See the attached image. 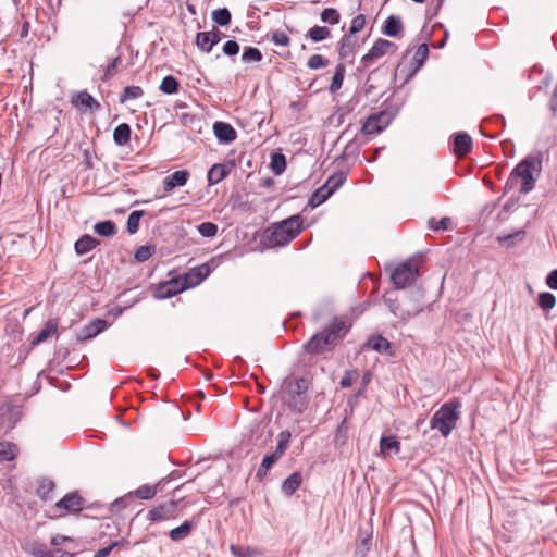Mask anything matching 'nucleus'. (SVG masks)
<instances>
[{"label":"nucleus","instance_id":"17","mask_svg":"<svg viewBox=\"0 0 557 557\" xmlns=\"http://www.w3.org/2000/svg\"><path fill=\"white\" fill-rule=\"evenodd\" d=\"M472 148V139L467 133H457L454 136V153L458 157L466 156Z\"/></svg>","mask_w":557,"mask_h":557},{"label":"nucleus","instance_id":"5","mask_svg":"<svg viewBox=\"0 0 557 557\" xmlns=\"http://www.w3.org/2000/svg\"><path fill=\"white\" fill-rule=\"evenodd\" d=\"M292 434L285 430L278 434V441L275 450L272 454L265 455L262 459L260 467L257 470L256 476L262 480L268 471L274 466V463L284 455L290 442Z\"/></svg>","mask_w":557,"mask_h":557},{"label":"nucleus","instance_id":"55","mask_svg":"<svg viewBox=\"0 0 557 557\" xmlns=\"http://www.w3.org/2000/svg\"><path fill=\"white\" fill-rule=\"evenodd\" d=\"M271 40L276 45V46H284V47H287L289 46V42H290V39L289 37L282 30H276L274 32L272 35H271Z\"/></svg>","mask_w":557,"mask_h":557},{"label":"nucleus","instance_id":"51","mask_svg":"<svg viewBox=\"0 0 557 557\" xmlns=\"http://www.w3.org/2000/svg\"><path fill=\"white\" fill-rule=\"evenodd\" d=\"M199 234L203 237H214L218 234V225L212 222H203L197 226Z\"/></svg>","mask_w":557,"mask_h":557},{"label":"nucleus","instance_id":"6","mask_svg":"<svg viewBox=\"0 0 557 557\" xmlns=\"http://www.w3.org/2000/svg\"><path fill=\"white\" fill-rule=\"evenodd\" d=\"M419 275L418 268L411 260L398 264L392 272V281L397 289H403L416 281Z\"/></svg>","mask_w":557,"mask_h":557},{"label":"nucleus","instance_id":"61","mask_svg":"<svg viewBox=\"0 0 557 557\" xmlns=\"http://www.w3.org/2000/svg\"><path fill=\"white\" fill-rule=\"evenodd\" d=\"M117 545H119V542L111 543L109 546L99 549L96 553L95 557H106V556H108L110 554V552L112 550V548L117 546Z\"/></svg>","mask_w":557,"mask_h":557},{"label":"nucleus","instance_id":"35","mask_svg":"<svg viewBox=\"0 0 557 557\" xmlns=\"http://www.w3.org/2000/svg\"><path fill=\"white\" fill-rule=\"evenodd\" d=\"M308 381L305 377H298L287 384L288 394L306 396Z\"/></svg>","mask_w":557,"mask_h":557},{"label":"nucleus","instance_id":"40","mask_svg":"<svg viewBox=\"0 0 557 557\" xmlns=\"http://www.w3.org/2000/svg\"><path fill=\"white\" fill-rule=\"evenodd\" d=\"M270 168L274 174L280 175L286 169V158L281 152H275L271 157Z\"/></svg>","mask_w":557,"mask_h":557},{"label":"nucleus","instance_id":"20","mask_svg":"<svg viewBox=\"0 0 557 557\" xmlns=\"http://www.w3.org/2000/svg\"><path fill=\"white\" fill-rule=\"evenodd\" d=\"M383 34L389 37H398L403 32V23L399 16H388L383 25Z\"/></svg>","mask_w":557,"mask_h":557},{"label":"nucleus","instance_id":"9","mask_svg":"<svg viewBox=\"0 0 557 557\" xmlns=\"http://www.w3.org/2000/svg\"><path fill=\"white\" fill-rule=\"evenodd\" d=\"M386 304L392 313L401 320H408L418 314V307L408 306L409 304L403 302V300L399 301L388 298L386 299Z\"/></svg>","mask_w":557,"mask_h":557},{"label":"nucleus","instance_id":"19","mask_svg":"<svg viewBox=\"0 0 557 557\" xmlns=\"http://www.w3.org/2000/svg\"><path fill=\"white\" fill-rule=\"evenodd\" d=\"M366 346L367 348L377 352H387L388 355L393 354L391 343L382 335L370 336L366 343Z\"/></svg>","mask_w":557,"mask_h":557},{"label":"nucleus","instance_id":"50","mask_svg":"<svg viewBox=\"0 0 557 557\" xmlns=\"http://www.w3.org/2000/svg\"><path fill=\"white\" fill-rule=\"evenodd\" d=\"M156 251V248L154 246H151V245H144V246H140L136 252H135V259L138 261V262H145L147 261L149 258L152 257V255Z\"/></svg>","mask_w":557,"mask_h":557},{"label":"nucleus","instance_id":"22","mask_svg":"<svg viewBox=\"0 0 557 557\" xmlns=\"http://www.w3.org/2000/svg\"><path fill=\"white\" fill-rule=\"evenodd\" d=\"M58 332V324L49 320L45 326L39 331V333L32 339V345H38L45 341H47L52 335L57 334Z\"/></svg>","mask_w":557,"mask_h":557},{"label":"nucleus","instance_id":"14","mask_svg":"<svg viewBox=\"0 0 557 557\" xmlns=\"http://www.w3.org/2000/svg\"><path fill=\"white\" fill-rule=\"evenodd\" d=\"M189 177L186 170L175 171L163 180V188L165 193L172 191L177 186H184Z\"/></svg>","mask_w":557,"mask_h":557},{"label":"nucleus","instance_id":"43","mask_svg":"<svg viewBox=\"0 0 557 557\" xmlns=\"http://www.w3.org/2000/svg\"><path fill=\"white\" fill-rule=\"evenodd\" d=\"M161 482H159L156 485H143L138 487L134 494L137 498L140 499H151L158 492V488L160 487Z\"/></svg>","mask_w":557,"mask_h":557},{"label":"nucleus","instance_id":"64","mask_svg":"<svg viewBox=\"0 0 557 557\" xmlns=\"http://www.w3.org/2000/svg\"><path fill=\"white\" fill-rule=\"evenodd\" d=\"M65 554L66 552L57 548L49 550L46 557H63Z\"/></svg>","mask_w":557,"mask_h":557},{"label":"nucleus","instance_id":"15","mask_svg":"<svg viewBox=\"0 0 557 557\" xmlns=\"http://www.w3.org/2000/svg\"><path fill=\"white\" fill-rule=\"evenodd\" d=\"M211 273V269L207 263L191 268L187 273L185 281L188 285L195 286L200 284Z\"/></svg>","mask_w":557,"mask_h":557},{"label":"nucleus","instance_id":"13","mask_svg":"<svg viewBox=\"0 0 557 557\" xmlns=\"http://www.w3.org/2000/svg\"><path fill=\"white\" fill-rule=\"evenodd\" d=\"M273 433L267 425L257 424L253 430H251L250 442L252 445L257 447L267 446L272 440Z\"/></svg>","mask_w":557,"mask_h":557},{"label":"nucleus","instance_id":"32","mask_svg":"<svg viewBox=\"0 0 557 557\" xmlns=\"http://www.w3.org/2000/svg\"><path fill=\"white\" fill-rule=\"evenodd\" d=\"M331 36V32L325 26H319L314 25L311 27L307 34L306 37L312 40L313 42H320Z\"/></svg>","mask_w":557,"mask_h":557},{"label":"nucleus","instance_id":"26","mask_svg":"<svg viewBox=\"0 0 557 557\" xmlns=\"http://www.w3.org/2000/svg\"><path fill=\"white\" fill-rule=\"evenodd\" d=\"M301 482V474L299 472H294L284 480L282 490L286 495L290 496L299 488Z\"/></svg>","mask_w":557,"mask_h":557},{"label":"nucleus","instance_id":"54","mask_svg":"<svg viewBox=\"0 0 557 557\" xmlns=\"http://www.w3.org/2000/svg\"><path fill=\"white\" fill-rule=\"evenodd\" d=\"M451 224V219L444 216L440 221H436L435 219H430L429 226L433 231H445L448 230L449 225Z\"/></svg>","mask_w":557,"mask_h":557},{"label":"nucleus","instance_id":"37","mask_svg":"<svg viewBox=\"0 0 557 557\" xmlns=\"http://www.w3.org/2000/svg\"><path fill=\"white\" fill-rule=\"evenodd\" d=\"M54 482L50 479H41L39 482H38V487H37V495L38 497H40L41 499L46 500V499H49L50 498V494L53 492L54 490Z\"/></svg>","mask_w":557,"mask_h":557},{"label":"nucleus","instance_id":"2","mask_svg":"<svg viewBox=\"0 0 557 557\" xmlns=\"http://www.w3.org/2000/svg\"><path fill=\"white\" fill-rule=\"evenodd\" d=\"M347 332L344 321L334 319L331 325L320 333L314 334L305 345V350L310 355H319L330 350L338 338Z\"/></svg>","mask_w":557,"mask_h":557},{"label":"nucleus","instance_id":"4","mask_svg":"<svg viewBox=\"0 0 557 557\" xmlns=\"http://www.w3.org/2000/svg\"><path fill=\"white\" fill-rule=\"evenodd\" d=\"M458 408V403L443 404L431 418V429L437 430L444 437H447L457 425Z\"/></svg>","mask_w":557,"mask_h":557},{"label":"nucleus","instance_id":"62","mask_svg":"<svg viewBox=\"0 0 557 557\" xmlns=\"http://www.w3.org/2000/svg\"><path fill=\"white\" fill-rule=\"evenodd\" d=\"M339 384L343 388L350 387L352 384L351 372L346 371L343 377L341 379Z\"/></svg>","mask_w":557,"mask_h":557},{"label":"nucleus","instance_id":"24","mask_svg":"<svg viewBox=\"0 0 557 557\" xmlns=\"http://www.w3.org/2000/svg\"><path fill=\"white\" fill-rule=\"evenodd\" d=\"M131 126L127 123H121L113 132V139L119 146L127 145L131 140Z\"/></svg>","mask_w":557,"mask_h":557},{"label":"nucleus","instance_id":"30","mask_svg":"<svg viewBox=\"0 0 557 557\" xmlns=\"http://www.w3.org/2000/svg\"><path fill=\"white\" fill-rule=\"evenodd\" d=\"M94 231L103 237H110L116 234V225L111 220L101 221L95 224Z\"/></svg>","mask_w":557,"mask_h":557},{"label":"nucleus","instance_id":"57","mask_svg":"<svg viewBox=\"0 0 557 557\" xmlns=\"http://www.w3.org/2000/svg\"><path fill=\"white\" fill-rule=\"evenodd\" d=\"M230 550L237 557H251L253 555V550L250 547H243L239 545H231Z\"/></svg>","mask_w":557,"mask_h":557},{"label":"nucleus","instance_id":"49","mask_svg":"<svg viewBox=\"0 0 557 557\" xmlns=\"http://www.w3.org/2000/svg\"><path fill=\"white\" fill-rule=\"evenodd\" d=\"M555 305L556 297L552 293L544 292L539 295V306L543 310H550L555 307Z\"/></svg>","mask_w":557,"mask_h":557},{"label":"nucleus","instance_id":"38","mask_svg":"<svg viewBox=\"0 0 557 557\" xmlns=\"http://www.w3.org/2000/svg\"><path fill=\"white\" fill-rule=\"evenodd\" d=\"M351 36L352 35L346 34L339 41L338 53L342 59L348 57L354 50L356 40H354Z\"/></svg>","mask_w":557,"mask_h":557},{"label":"nucleus","instance_id":"23","mask_svg":"<svg viewBox=\"0 0 557 557\" xmlns=\"http://www.w3.org/2000/svg\"><path fill=\"white\" fill-rule=\"evenodd\" d=\"M423 290L421 288L410 289L406 296L401 299L403 302H408V306L418 307V314L423 311Z\"/></svg>","mask_w":557,"mask_h":557},{"label":"nucleus","instance_id":"33","mask_svg":"<svg viewBox=\"0 0 557 557\" xmlns=\"http://www.w3.org/2000/svg\"><path fill=\"white\" fill-rule=\"evenodd\" d=\"M307 398L302 395L288 394L287 405L288 407L298 413H301L307 408Z\"/></svg>","mask_w":557,"mask_h":557},{"label":"nucleus","instance_id":"28","mask_svg":"<svg viewBox=\"0 0 557 557\" xmlns=\"http://www.w3.org/2000/svg\"><path fill=\"white\" fill-rule=\"evenodd\" d=\"M380 450L382 455H386L389 451L398 454L400 451V443L395 436H382L380 440Z\"/></svg>","mask_w":557,"mask_h":557},{"label":"nucleus","instance_id":"1","mask_svg":"<svg viewBox=\"0 0 557 557\" xmlns=\"http://www.w3.org/2000/svg\"><path fill=\"white\" fill-rule=\"evenodd\" d=\"M542 172V157L541 154H528L522 159L510 173L506 183V188L510 189L521 180L520 193L529 194L535 186L536 176Z\"/></svg>","mask_w":557,"mask_h":557},{"label":"nucleus","instance_id":"10","mask_svg":"<svg viewBox=\"0 0 557 557\" xmlns=\"http://www.w3.org/2000/svg\"><path fill=\"white\" fill-rule=\"evenodd\" d=\"M177 503L175 500H170L166 503H163L157 507H153L148 512V519L152 522L161 521V520H169L171 519L176 510Z\"/></svg>","mask_w":557,"mask_h":557},{"label":"nucleus","instance_id":"41","mask_svg":"<svg viewBox=\"0 0 557 557\" xmlns=\"http://www.w3.org/2000/svg\"><path fill=\"white\" fill-rule=\"evenodd\" d=\"M346 181V174L342 171L334 173L331 175L326 182L323 184L327 186L332 194H334Z\"/></svg>","mask_w":557,"mask_h":557},{"label":"nucleus","instance_id":"16","mask_svg":"<svg viewBox=\"0 0 557 557\" xmlns=\"http://www.w3.org/2000/svg\"><path fill=\"white\" fill-rule=\"evenodd\" d=\"M83 503L84 499L77 493H69L55 504V508L79 511L83 508Z\"/></svg>","mask_w":557,"mask_h":557},{"label":"nucleus","instance_id":"3","mask_svg":"<svg viewBox=\"0 0 557 557\" xmlns=\"http://www.w3.org/2000/svg\"><path fill=\"white\" fill-rule=\"evenodd\" d=\"M302 230V218L299 214L293 215L275 224L267 235L271 246H285L289 244Z\"/></svg>","mask_w":557,"mask_h":557},{"label":"nucleus","instance_id":"11","mask_svg":"<svg viewBox=\"0 0 557 557\" xmlns=\"http://www.w3.org/2000/svg\"><path fill=\"white\" fill-rule=\"evenodd\" d=\"M108 327V322L103 319H95L90 323L86 324L78 333L77 341L85 342L96 337L102 331Z\"/></svg>","mask_w":557,"mask_h":557},{"label":"nucleus","instance_id":"7","mask_svg":"<svg viewBox=\"0 0 557 557\" xmlns=\"http://www.w3.org/2000/svg\"><path fill=\"white\" fill-rule=\"evenodd\" d=\"M394 113L380 111L371 114L362 125V133L366 135H376L384 131L393 121Z\"/></svg>","mask_w":557,"mask_h":557},{"label":"nucleus","instance_id":"63","mask_svg":"<svg viewBox=\"0 0 557 557\" xmlns=\"http://www.w3.org/2000/svg\"><path fill=\"white\" fill-rule=\"evenodd\" d=\"M209 36H210V39L212 41V45L213 47L220 42L221 40V37H222V33L219 32V30H211V32H208Z\"/></svg>","mask_w":557,"mask_h":557},{"label":"nucleus","instance_id":"34","mask_svg":"<svg viewBox=\"0 0 557 557\" xmlns=\"http://www.w3.org/2000/svg\"><path fill=\"white\" fill-rule=\"evenodd\" d=\"M178 293L177 284L173 282H164L158 286L157 289V298L165 299L171 298L172 296Z\"/></svg>","mask_w":557,"mask_h":557},{"label":"nucleus","instance_id":"45","mask_svg":"<svg viewBox=\"0 0 557 557\" xmlns=\"http://www.w3.org/2000/svg\"><path fill=\"white\" fill-rule=\"evenodd\" d=\"M196 46L203 52L206 53H209L212 48H213V45H212V41L210 39V36L208 34V32H200L197 34L196 36Z\"/></svg>","mask_w":557,"mask_h":557},{"label":"nucleus","instance_id":"29","mask_svg":"<svg viewBox=\"0 0 557 557\" xmlns=\"http://www.w3.org/2000/svg\"><path fill=\"white\" fill-rule=\"evenodd\" d=\"M73 103L75 106H82L88 109H99L100 104L97 102L94 97L87 92L86 90L77 92L76 97L73 99Z\"/></svg>","mask_w":557,"mask_h":557},{"label":"nucleus","instance_id":"12","mask_svg":"<svg viewBox=\"0 0 557 557\" xmlns=\"http://www.w3.org/2000/svg\"><path fill=\"white\" fill-rule=\"evenodd\" d=\"M213 132L220 143L231 144L237 137L235 128L225 122L218 121L213 124Z\"/></svg>","mask_w":557,"mask_h":557},{"label":"nucleus","instance_id":"31","mask_svg":"<svg viewBox=\"0 0 557 557\" xmlns=\"http://www.w3.org/2000/svg\"><path fill=\"white\" fill-rule=\"evenodd\" d=\"M17 446L11 442H0V461H11L17 456Z\"/></svg>","mask_w":557,"mask_h":557},{"label":"nucleus","instance_id":"48","mask_svg":"<svg viewBox=\"0 0 557 557\" xmlns=\"http://www.w3.org/2000/svg\"><path fill=\"white\" fill-rule=\"evenodd\" d=\"M263 55L258 48L255 47H246L242 54L243 62H260Z\"/></svg>","mask_w":557,"mask_h":557},{"label":"nucleus","instance_id":"59","mask_svg":"<svg viewBox=\"0 0 557 557\" xmlns=\"http://www.w3.org/2000/svg\"><path fill=\"white\" fill-rule=\"evenodd\" d=\"M429 48L426 44H422L418 47V50L416 51L414 59L419 62H423L425 58L428 57Z\"/></svg>","mask_w":557,"mask_h":557},{"label":"nucleus","instance_id":"39","mask_svg":"<svg viewBox=\"0 0 557 557\" xmlns=\"http://www.w3.org/2000/svg\"><path fill=\"white\" fill-rule=\"evenodd\" d=\"M212 21L219 26H227L231 23L232 15L227 8H220L212 12Z\"/></svg>","mask_w":557,"mask_h":557},{"label":"nucleus","instance_id":"27","mask_svg":"<svg viewBox=\"0 0 557 557\" xmlns=\"http://www.w3.org/2000/svg\"><path fill=\"white\" fill-rule=\"evenodd\" d=\"M327 186L322 185L319 187L309 198L308 205L311 208H315L326 201L333 194L332 190L327 189Z\"/></svg>","mask_w":557,"mask_h":557},{"label":"nucleus","instance_id":"56","mask_svg":"<svg viewBox=\"0 0 557 557\" xmlns=\"http://www.w3.org/2000/svg\"><path fill=\"white\" fill-rule=\"evenodd\" d=\"M121 62H122L121 57H115L114 59L111 60V62L107 65V67L104 70V76H103L104 81L109 79L110 77H112L115 74L116 69L121 64Z\"/></svg>","mask_w":557,"mask_h":557},{"label":"nucleus","instance_id":"36","mask_svg":"<svg viewBox=\"0 0 557 557\" xmlns=\"http://www.w3.org/2000/svg\"><path fill=\"white\" fill-rule=\"evenodd\" d=\"M345 65L343 63H338L335 67L334 75L332 77V82L330 85V91L336 92L338 89H341L344 81L345 75Z\"/></svg>","mask_w":557,"mask_h":557},{"label":"nucleus","instance_id":"42","mask_svg":"<svg viewBox=\"0 0 557 557\" xmlns=\"http://www.w3.org/2000/svg\"><path fill=\"white\" fill-rule=\"evenodd\" d=\"M178 81L174 76L168 75L162 79L160 90L166 95H173L178 91Z\"/></svg>","mask_w":557,"mask_h":557},{"label":"nucleus","instance_id":"25","mask_svg":"<svg viewBox=\"0 0 557 557\" xmlns=\"http://www.w3.org/2000/svg\"><path fill=\"white\" fill-rule=\"evenodd\" d=\"M194 529V522L186 520L181 525L172 529L169 536L172 541H181L186 539Z\"/></svg>","mask_w":557,"mask_h":557},{"label":"nucleus","instance_id":"21","mask_svg":"<svg viewBox=\"0 0 557 557\" xmlns=\"http://www.w3.org/2000/svg\"><path fill=\"white\" fill-rule=\"evenodd\" d=\"M99 240L90 235H83L75 242V251L77 255L83 256L89 251H91L97 245Z\"/></svg>","mask_w":557,"mask_h":557},{"label":"nucleus","instance_id":"53","mask_svg":"<svg viewBox=\"0 0 557 557\" xmlns=\"http://www.w3.org/2000/svg\"><path fill=\"white\" fill-rule=\"evenodd\" d=\"M366 25V17L363 14L356 15L352 21L351 25L349 27V35H356L357 33L361 32L364 28Z\"/></svg>","mask_w":557,"mask_h":557},{"label":"nucleus","instance_id":"58","mask_svg":"<svg viewBox=\"0 0 557 557\" xmlns=\"http://www.w3.org/2000/svg\"><path fill=\"white\" fill-rule=\"evenodd\" d=\"M223 52L226 55L235 57L239 52V44L235 40H228L223 45Z\"/></svg>","mask_w":557,"mask_h":557},{"label":"nucleus","instance_id":"47","mask_svg":"<svg viewBox=\"0 0 557 557\" xmlns=\"http://www.w3.org/2000/svg\"><path fill=\"white\" fill-rule=\"evenodd\" d=\"M320 18L323 23H327L330 25H336L339 23L341 15L336 9L326 8L321 12Z\"/></svg>","mask_w":557,"mask_h":557},{"label":"nucleus","instance_id":"18","mask_svg":"<svg viewBox=\"0 0 557 557\" xmlns=\"http://www.w3.org/2000/svg\"><path fill=\"white\" fill-rule=\"evenodd\" d=\"M232 166L224 163H215L208 171L209 185H215L223 181L231 172Z\"/></svg>","mask_w":557,"mask_h":557},{"label":"nucleus","instance_id":"52","mask_svg":"<svg viewBox=\"0 0 557 557\" xmlns=\"http://www.w3.org/2000/svg\"><path fill=\"white\" fill-rule=\"evenodd\" d=\"M327 65L329 60L321 54H312L307 61V66L311 70L323 69Z\"/></svg>","mask_w":557,"mask_h":557},{"label":"nucleus","instance_id":"44","mask_svg":"<svg viewBox=\"0 0 557 557\" xmlns=\"http://www.w3.org/2000/svg\"><path fill=\"white\" fill-rule=\"evenodd\" d=\"M144 213L145 212L143 210H135V211L131 212V214L127 218V222H126L127 232L129 234H135L138 232L139 221H140V218L144 215Z\"/></svg>","mask_w":557,"mask_h":557},{"label":"nucleus","instance_id":"46","mask_svg":"<svg viewBox=\"0 0 557 557\" xmlns=\"http://www.w3.org/2000/svg\"><path fill=\"white\" fill-rule=\"evenodd\" d=\"M144 95V90L139 86H126L122 96L120 97V102L124 103L131 99H138Z\"/></svg>","mask_w":557,"mask_h":557},{"label":"nucleus","instance_id":"60","mask_svg":"<svg viewBox=\"0 0 557 557\" xmlns=\"http://www.w3.org/2000/svg\"><path fill=\"white\" fill-rule=\"evenodd\" d=\"M546 284L552 289H557V269L553 270L546 277Z\"/></svg>","mask_w":557,"mask_h":557},{"label":"nucleus","instance_id":"8","mask_svg":"<svg viewBox=\"0 0 557 557\" xmlns=\"http://www.w3.org/2000/svg\"><path fill=\"white\" fill-rule=\"evenodd\" d=\"M391 48H396L395 44L386 39H377L371 49L362 57L361 62L369 66L374 60L383 57Z\"/></svg>","mask_w":557,"mask_h":557}]
</instances>
